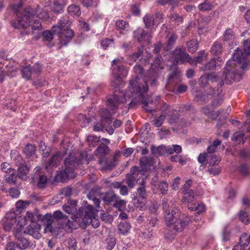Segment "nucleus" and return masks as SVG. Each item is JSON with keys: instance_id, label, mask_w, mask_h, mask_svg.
I'll return each mask as SVG.
<instances>
[{"instance_id": "obj_1", "label": "nucleus", "mask_w": 250, "mask_h": 250, "mask_svg": "<svg viewBox=\"0 0 250 250\" xmlns=\"http://www.w3.org/2000/svg\"><path fill=\"white\" fill-rule=\"evenodd\" d=\"M243 47V49L238 48L231 58L227 62L226 66L221 77L219 79H218L217 86L219 87L217 90L211 89L207 93L208 95H216L217 91L218 95L219 91H222L220 90V88L224 84V81L227 84H230L233 82L239 81L241 79L242 74L238 71V69L241 68L244 70L247 67L249 63L248 57H250V40L244 41Z\"/></svg>"}, {"instance_id": "obj_2", "label": "nucleus", "mask_w": 250, "mask_h": 250, "mask_svg": "<svg viewBox=\"0 0 250 250\" xmlns=\"http://www.w3.org/2000/svg\"><path fill=\"white\" fill-rule=\"evenodd\" d=\"M134 71L138 76L129 81V88L132 97H141L148 91V86L155 87L158 84L159 73L153 67L149 69L145 76V70L140 65L134 67Z\"/></svg>"}, {"instance_id": "obj_3", "label": "nucleus", "mask_w": 250, "mask_h": 250, "mask_svg": "<svg viewBox=\"0 0 250 250\" xmlns=\"http://www.w3.org/2000/svg\"><path fill=\"white\" fill-rule=\"evenodd\" d=\"M162 209L164 212V220L168 229L170 230V236L176 232L182 231L191 222L188 216L181 217V212L178 207L171 208L168 199L164 198L162 201Z\"/></svg>"}, {"instance_id": "obj_4", "label": "nucleus", "mask_w": 250, "mask_h": 250, "mask_svg": "<svg viewBox=\"0 0 250 250\" xmlns=\"http://www.w3.org/2000/svg\"><path fill=\"white\" fill-rule=\"evenodd\" d=\"M71 23L67 17H63L60 20L58 25L52 27L51 31L45 30L43 32L42 41L50 42L53 40L54 34H57L59 37L60 44L66 45L74 36L73 31L70 29Z\"/></svg>"}, {"instance_id": "obj_5", "label": "nucleus", "mask_w": 250, "mask_h": 250, "mask_svg": "<svg viewBox=\"0 0 250 250\" xmlns=\"http://www.w3.org/2000/svg\"><path fill=\"white\" fill-rule=\"evenodd\" d=\"M13 9L16 12V17L11 21V24L13 27L20 29L31 26L32 29L34 30H39L42 29V24L39 20L35 19L31 20L36 15L33 9L28 8L22 10L21 9L20 5H14Z\"/></svg>"}, {"instance_id": "obj_6", "label": "nucleus", "mask_w": 250, "mask_h": 250, "mask_svg": "<svg viewBox=\"0 0 250 250\" xmlns=\"http://www.w3.org/2000/svg\"><path fill=\"white\" fill-rule=\"evenodd\" d=\"M124 94L122 95L118 96L114 95L108 98L107 100V106L108 108L102 109L100 111L101 120L99 122L95 123L93 130L95 131H103L106 125H110L112 122V115L115 113L116 109L119 105L123 102L125 99Z\"/></svg>"}, {"instance_id": "obj_7", "label": "nucleus", "mask_w": 250, "mask_h": 250, "mask_svg": "<svg viewBox=\"0 0 250 250\" xmlns=\"http://www.w3.org/2000/svg\"><path fill=\"white\" fill-rule=\"evenodd\" d=\"M182 74L177 67L171 68L167 78L166 88L168 91L174 92L176 86L181 82Z\"/></svg>"}, {"instance_id": "obj_8", "label": "nucleus", "mask_w": 250, "mask_h": 250, "mask_svg": "<svg viewBox=\"0 0 250 250\" xmlns=\"http://www.w3.org/2000/svg\"><path fill=\"white\" fill-rule=\"evenodd\" d=\"M83 221L88 223V219H91L94 216V208L91 205L83 206L79 208L76 214L73 215L72 219L77 221V219L83 217Z\"/></svg>"}, {"instance_id": "obj_9", "label": "nucleus", "mask_w": 250, "mask_h": 250, "mask_svg": "<svg viewBox=\"0 0 250 250\" xmlns=\"http://www.w3.org/2000/svg\"><path fill=\"white\" fill-rule=\"evenodd\" d=\"M35 175L32 178V182L36 184L37 188L39 189L44 188L48 182V178L44 174L41 173V168L37 167L34 169Z\"/></svg>"}, {"instance_id": "obj_10", "label": "nucleus", "mask_w": 250, "mask_h": 250, "mask_svg": "<svg viewBox=\"0 0 250 250\" xmlns=\"http://www.w3.org/2000/svg\"><path fill=\"white\" fill-rule=\"evenodd\" d=\"M173 56L174 60L177 63L181 64L186 62L193 63L190 56L181 48H176L173 51Z\"/></svg>"}, {"instance_id": "obj_11", "label": "nucleus", "mask_w": 250, "mask_h": 250, "mask_svg": "<svg viewBox=\"0 0 250 250\" xmlns=\"http://www.w3.org/2000/svg\"><path fill=\"white\" fill-rule=\"evenodd\" d=\"M218 81V78L214 74H205L199 79V84L201 87H206L209 82L214 83Z\"/></svg>"}, {"instance_id": "obj_12", "label": "nucleus", "mask_w": 250, "mask_h": 250, "mask_svg": "<svg viewBox=\"0 0 250 250\" xmlns=\"http://www.w3.org/2000/svg\"><path fill=\"white\" fill-rule=\"evenodd\" d=\"M141 180V182L139 183V187L137 189L136 196L134 195L132 198L133 200H136L138 196L142 199H146L148 195L146 189V182L143 178Z\"/></svg>"}, {"instance_id": "obj_13", "label": "nucleus", "mask_w": 250, "mask_h": 250, "mask_svg": "<svg viewBox=\"0 0 250 250\" xmlns=\"http://www.w3.org/2000/svg\"><path fill=\"white\" fill-rule=\"evenodd\" d=\"M40 226L37 224H32L27 226L24 230V233L32 235L34 238L38 239L42 236L40 232Z\"/></svg>"}, {"instance_id": "obj_14", "label": "nucleus", "mask_w": 250, "mask_h": 250, "mask_svg": "<svg viewBox=\"0 0 250 250\" xmlns=\"http://www.w3.org/2000/svg\"><path fill=\"white\" fill-rule=\"evenodd\" d=\"M62 158V155L60 152H56L45 164V168L50 169L56 167Z\"/></svg>"}, {"instance_id": "obj_15", "label": "nucleus", "mask_w": 250, "mask_h": 250, "mask_svg": "<svg viewBox=\"0 0 250 250\" xmlns=\"http://www.w3.org/2000/svg\"><path fill=\"white\" fill-rule=\"evenodd\" d=\"M78 163L77 161V158L74 156L70 155L69 157L66 158L64 161V168L69 171H72L74 172V168L78 165Z\"/></svg>"}, {"instance_id": "obj_16", "label": "nucleus", "mask_w": 250, "mask_h": 250, "mask_svg": "<svg viewBox=\"0 0 250 250\" xmlns=\"http://www.w3.org/2000/svg\"><path fill=\"white\" fill-rule=\"evenodd\" d=\"M239 239L240 250H250V235L243 233Z\"/></svg>"}, {"instance_id": "obj_17", "label": "nucleus", "mask_w": 250, "mask_h": 250, "mask_svg": "<svg viewBox=\"0 0 250 250\" xmlns=\"http://www.w3.org/2000/svg\"><path fill=\"white\" fill-rule=\"evenodd\" d=\"M183 193V197L182 201L184 203L186 202L191 204L197 200V195L193 189Z\"/></svg>"}, {"instance_id": "obj_18", "label": "nucleus", "mask_w": 250, "mask_h": 250, "mask_svg": "<svg viewBox=\"0 0 250 250\" xmlns=\"http://www.w3.org/2000/svg\"><path fill=\"white\" fill-rule=\"evenodd\" d=\"M117 227L119 232L124 235L128 233L131 229L130 223L125 221L121 222Z\"/></svg>"}, {"instance_id": "obj_19", "label": "nucleus", "mask_w": 250, "mask_h": 250, "mask_svg": "<svg viewBox=\"0 0 250 250\" xmlns=\"http://www.w3.org/2000/svg\"><path fill=\"white\" fill-rule=\"evenodd\" d=\"M113 74L115 75L116 80L120 82L121 77H125L126 75V70L122 65H118L113 69Z\"/></svg>"}, {"instance_id": "obj_20", "label": "nucleus", "mask_w": 250, "mask_h": 250, "mask_svg": "<svg viewBox=\"0 0 250 250\" xmlns=\"http://www.w3.org/2000/svg\"><path fill=\"white\" fill-rule=\"evenodd\" d=\"M30 167L26 165L21 166L18 168V177L21 180H26L28 177Z\"/></svg>"}, {"instance_id": "obj_21", "label": "nucleus", "mask_w": 250, "mask_h": 250, "mask_svg": "<svg viewBox=\"0 0 250 250\" xmlns=\"http://www.w3.org/2000/svg\"><path fill=\"white\" fill-rule=\"evenodd\" d=\"M75 175L74 172L72 171H69L64 168V170L60 172V181L62 182H65L69 179H73L75 178Z\"/></svg>"}, {"instance_id": "obj_22", "label": "nucleus", "mask_w": 250, "mask_h": 250, "mask_svg": "<svg viewBox=\"0 0 250 250\" xmlns=\"http://www.w3.org/2000/svg\"><path fill=\"white\" fill-rule=\"evenodd\" d=\"M117 198H119V197L112 190L106 192L102 198L104 202L107 204L115 201V200H117Z\"/></svg>"}, {"instance_id": "obj_23", "label": "nucleus", "mask_w": 250, "mask_h": 250, "mask_svg": "<svg viewBox=\"0 0 250 250\" xmlns=\"http://www.w3.org/2000/svg\"><path fill=\"white\" fill-rule=\"evenodd\" d=\"M223 50L222 43L218 42H215L211 46L210 52L214 55H218L223 52Z\"/></svg>"}, {"instance_id": "obj_24", "label": "nucleus", "mask_w": 250, "mask_h": 250, "mask_svg": "<svg viewBox=\"0 0 250 250\" xmlns=\"http://www.w3.org/2000/svg\"><path fill=\"white\" fill-rule=\"evenodd\" d=\"M188 208L190 210L197 211V213H201L205 210V207L203 204H199L194 202L188 205Z\"/></svg>"}, {"instance_id": "obj_25", "label": "nucleus", "mask_w": 250, "mask_h": 250, "mask_svg": "<svg viewBox=\"0 0 250 250\" xmlns=\"http://www.w3.org/2000/svg\"><path fill=\"white\" fill-rule=\"evenodd\" d=\"M144 46H141L138 48L137 52H134L129 56V59L134 62L141 60L143 58Z\"/></svg>"}, {"instance_id": "obj_26", "label": "nucleus", "mask_w": 250, "mask_h": 250, "mask_svg": "<svg viewBox=\"0 0 250 250\" xmlns=\"http://www.w3.org/2000/svg\"><path fill=\"white\" fill-rule=\"evenodd\" d=\"M91 160H92V157L88 158L87 153L85 151L81 152L79 154V157L77 158L78 164H88Z\"/></svg>"}, {"instance_id": "obj_27", "label": "nucleus", "mask_w": 250, "mask_h": 250, "mask_svg": "<svg viewBox=\"0 0 250 250\" xmlns=\"http://www.w3.org/2000/svg\"><path fill=\"white\" fill-rule=\"evenodd\" d=\"M108 150V147L105 145L103 143L100 144V146L96 149V152L100 155V159L99 160V163H101L102 160L101 157L105 155Z\"/></svg>"}, {"instance_id": "obj_28", "label": "nucleus", "mask_w": 250, "mask_h": 250, "mask_svg": "<svg viewBox=\"0 0 250 250\" xmlns=\"http://www.w3.org/2000/svg\"><path fill=\"white\" fill-rule=\"evenodd\" d=\"M143 108L147 112H152L155 111V105L153 101H146L144 100L142 102Z\"/></svg>"}, {"instance_id": "obj_29", "label": "nucleus", "mask_w": 250, "mask_h": 250, "mask_svg": "<svg viewBox=\"0 0 250 250\" xmlns=\"http://www.w3.org/2000/svg\"><path fill=\"white\" fill-rule=\"evenodd\" d=\"M88 145L90 147H94L100 142V138L95 135H89L86 139Z\"/></svg>"}, {"instance_id": "obj_30", "label": "nucleus", "mask_w": 250, "mask_h": 250, "mask_svg": "<svg viewBox=\"0 0 250 250\" xmlns=\"http://www.w3.org/2000/svg\"><path fill=\"white\" fill-rule=\"evenodd\" d=\"M67 11L70 15L76 17L80 16L81 14L79 6L75 4L69 5L67 8Z\"/></svg>"}, {"instance_id": "obj_31", "label": "nucleus", "mask_w": 250, "mask_h": 250, "mask_svg": "<svg viewBox=\"0 0 250 250\" xmlns=\"http://www.w3.org/2000/svg\"><path fill=\"white\" fill-rule=\"evenodd\" d=\"M188 51L190 53H194L199 46L198 42L196 40H192L187 43Z\"/></svg>"}, {"instance_id": "obj_32", "label": "nucleus", "mask_w": 250, "mask_h": 250, "mask_svg": "<svg viewBox=\"0 0 250 250\" xmlns=\"http://www.w3.org/2000/svg\"><path fill=\"white\" fill-rule=\"evenodd\" d=\"M151 150L154 154L164 155L167 152V148L165 146L162 145L158 147L152 146L151 148Z\"/></svg>"}, {"instance_id": "obj_33", "label": "nucleus", "mask_w": 250, "mask_h": 250, "mask_svg": "<svg viewBox=\"0 0 250 250\" xmlns=\"http://www.w3.org/2000/svg\"><path fill=\"white\" fill-rule=\"evenodd\" d=\"M207 54L205 53L204 50L200 51L199 53V55L197 57L195 58H192V61H193V63H189L190 64L195 65L197 63H202L203 61L206 59L207 58Z\"/></svg>"}, {"instance_id": "obj_34", "label": "nucleus", "mask_w": 250, "mask_h": 250, "mask_svg": "<svg viewBox=\"0 0 250 250\" xmlns=\"http://www.w3.org/2000/svg\"><path fill=\"white\" fill-rule=\"evenodd\" d=\"M143 21L147 28H151L154 25V18L152 15H146L143 18Z\"/></svg>"}, {"instance_id": "obj_35", "label": "nucleus", "mask_w": 250, "mask_h": 250, "mask_svg": "<svg viewBox=\"0 0 250 250\" xmlns=\"http://www.w3.org/2000/svg\"><path fill=\"white\" fill-rule=\"evenodd\" d=\"M21 74L22 77L25 79L26 80H30L32 75L33 74L32 72L31 66L30 65L23 67L21 70Z\"/></svg>"}, {"instance_id": "obj_36", "label": "nucleus", "mask_w": 250, "mask_h": 250, "mask_svg": "<svg viewBox=\"0 0 250 250\" xmlns=\"http://www.w3.org/2000/svg\"><path fill=\"white\" fill-rule=\"evenodd\" d=\"M239 220L246 225L250 223V219L248 218V212L245 210H240L238 213Z\"/></svg>"}, {"instance_id": "obj_37", "label": "nucleus", "mask_w": 250, "mask_h": 250, "mask_svg": "<svg viewBox=\"0 0 250 250\" xmlns=\"http://www.w3.org/2000/svg\"><path fill=\"white\" fill-rule=\"evenodd\" d=\"M162 61V57L158 54L154 59V63L152 64V67H154V69L157 71L158 73V71L159 69H163L164 68L163 67L161 66V63Z\"/></svg>"}, {"instance_id": "obj_38", "label": "nucleus", "mask_w": 250, "mask_h": 250, "mask_svg": "<svg viewBox=\"0 0 250 250\" xmlns=\"http://www.w3.org/2000/svg\"><path fill=\"white\" fill-rule=\"evenodd\" d=\"M157 186L163 195H166L168 191V184L165 181H160L157 182Z\"/></svg>"}, {"instance_id": "obj_39", "label": "nucleus", "mask_w": 250, "mask_h": 250, "mask_svg": "<svg viewBox=\"0 0 250 250\" xmlns=\"http://www.w3.org/2000/svg\"><path fill=\"white\" fill-rule=\"evenodd\" d=\"M137 178V176L127 174L126 175L125 183L130 188H133L135 186Z\"/></svg>"}, {"instance_id": "obj_40", "label": "nucleus", "mask_w": 250, "mask_h": 250, "mask_svg": "<svg viewBox=\"0 0 250 250\" xmlns=\"http://www.w3.org/2000/svg\"><path fill=\"white\" fill-rule=\"evenodd\" d=\"M77 242L73 238H69L65 240V245L69 250H76L77 249Z\"/></svg>"}, {"instance_id": "obj_41", "label": "nucleus", "mask_w": 250, "mask_h": 250, "mask_svg": "<svg viewBox=\"0 0 250 250\" xmlns=\"http://www.w3.org/2000/svg\"><path fill=\"white\" fill-rule=\"evenodd\" d=\"M156 2L162 6H165L167 4H168L174 7L178 5L179 1L177 0H158Z\"/></svg>"}, {"instance_id": "obj_42", "label": "nucleus", "mask_w": 250, "mask_h": 250, "mask_svg": "<svg viewBox=\"0 0 250 250\" xmlns=\"http://www.w3.org/2000/svg\"><path fill=\"white\" fill-rule=\"evenodd\" d=\"M119 198H117L113 206L117 208L120 211H123L126 208V201L124 200H119Z\"/></svg>"}, {"instance_id": "obj_43", "label": "nucleus", "mask_w": 250, "mask_h": 250, "mask_svg": "<svg viewBox=\"0 0 250 250\" xmlns=\"http://www.w3.org/2000/svg\"><path fill=\"white\" fill-rule=\"evenodd\" d=\"M16 244V247L21 250H25L29 245L30 242L26 238L23 237Z\"/></svg>"}, {"instance_id": "obj_44", "label": "nucleus", "mask_w": 250, "mask_h": 250, "mask_svg": "<svg viewBox=\"0 0 250 250\" xmlns=\"http://www.w3.org/2000/svg\"><path fill=\"white\" fill-rule=\"evenodd\" d=\"M35 152V146L29 144L26 145L24 149V153L27 156H31L34 155Z\"/></svg>"}, {"instance_id": "obj_45", "label": "nucleus", "mask_w": 250, "mask_h": 250, "mask_svg": "<svg viewBox=\"0 0 250 250\" xmlns=\"http://www.w3.org/2000/svg\"><path fill=\"white\" fill-rule=\"evenodd\" d=\"M152 159H153L151 157L146 156L142 157L140 159V163L143 168H146L147 167L150 166Z\"/></svg>"}, {"instance_id": "obj_46", "label": "nucleus", "mask_w": 250, "mask_h": 250, "mask_svg": "<svg viewBox=\"0 0 250 250\" xmlns=\"http://www.w3.org/2000/svg\"><path fill=\"white\" fill-rule=\"evenodd\" d=\"M221 161V158L219 156L216 155H212L209 158L208 164L210 167L214 166H217L219 164Z\"/></svg>"}, {"instance_id": "obj_47", "label": "nucleus", "mask_w": 250, "mask_h": 250, "mask_svg": "<svg viewBox=\"0 0 250 250\" xmlns=\"http://www.w3.org/2000/svg\"><path fill=\"white\" fill-rule=\"evenodd\" d=\"M234 34L232 30L230 28L227 29L223 35V40L226 42L232 40L234 39Z\"/></svg>"}, {"instance_id": "obj_48", "label": "nucleus", "mask_w": 250, "mask_h": 250, "mask_svg": "<svg viewBox=\"0 0 250 250\" xmlns=\"http://www.w3.org/2000/svg\"><path fill=\"white\" fill-rule=\"evenodd\" d=\"M145 33V30L138 29L133 32V38L137 40L138 42L140 43L143 42V34Z\"/></svg>"}, {"instance_id": "obj_49", "label": "nucleus", "mask_w": 250, "mask_h": 250, "mask_svg": "<svg viewBox=\"0 0 250 250\" xmlns=\"http://www.w3.org/2000/svg\"><path fill=\"white\" fill-rule=\"evenodd\" d=\"M198 8L202 11H209L212 9V5L209 2L205 1L204 2L200 4Z\"/></svg>"}, {"instance_id": "obj_50", "label": "nucleus", "mask_w": 250, "mask_h": 250, "mask_svg": "<svg viewBox=\"0 0 250 250\" xmlns=\"http://www.w3.org/2000/svg\"><path fill=\"white\" fill-rule=\"evenodd\" d=\"M17 175L14 173H11L9 175L5 176V181L8 184H13L14 185L17 184Z\"/></svg>"}, {"instance_id": "obj_51", "label": "nucleus", "mask_w": 250, "mask_h": 250, "mask_svg": "<svg viewBox=\"0 0 250 250\" xmlns=\"http://www.w3.org/2000/svg\"><path fill=\"white\" fill-rule=\"evenodd\" d=\"M17 68L14 65L13 62H9L7 64L4 69V72L6 75L10 76L11 74L16 71Z\"/></svg>"}, {"instance_id": "obj_52", "label": "nucleus", "mask_w": 250, "mask_h": 250, "mask_svg": "<svg viewBox=\"0 0 250 250\" xmlns=\"http://www.w3.org/2000/svg\"><path fill=\"white\" fill-rule=\"evenodd\" d=\"M177 38V36L175 34H172L170 36V37L168 40L167 42V46L166 47V49L167 50L170 49L173 46Z\"/></svg>"}, {"instance_id": "obj_53", "label": "nucleus", "mask_w": 250, "mask_h": 250, "mask_svg": "<svg viewBox=\"0 0 250 250\" xmlns=\"http://www.w3.org/2000/svg\"><path fill=\"white\" fill-rule=\"evenodd\" d=\"M216 63L215 58H212L205 65V70H212L215 69Z\"/></svg>"}, {"instance_id": "obj_54", "label": "nucleus", "mask_w": 250, "mask_h": 250, "mask_svg": "<svg viewBox=\"0 0 250 250\" xmlns=\"http://www.w3.org/2000/svg\"><path fill=\"white\" fill-rule=\"evenodd\" d=\"M193 106L189 103L181 104L178 110L179 112H183L189 111L190 110H193Z\"/></svg>"}, {"instance_id": "obj_55", "label": "nucleus", "mask_w": 250, "mask_h": 250, "mask_svg": "<svg viewBox=\"0 0 250 250\" xmlns=\"http://www.w3.org/2000/svg\"><path fill=\"white\" fill-rule=\"evenodd\" d=\"M63 210L68 214H74L73 215L77 213V208L75 207H71L68 205H63L62 206Z\"/></svg>"}, {"instance_id": "obj_56", "label": "nucleus", "mask_w": 250, "mask_h": 250, "mask_svg": "<svg viewBox=\"0 0 250 250\" xmlns=\"http://www.w3.org/2000/svg\"><path fill=\"white\" fill-rule=\"evenodd\" d=\"M78 119L81 124V126H85L86 125H87L90 122V119L87 118L83 114H79L78 116Z\"/></svg>"}, {"instance_id": "obj_57", "label": "nucleus", "mask_w": 250, "mask_h": 250, "mask_svg": "<svg viewBox=\"0 0 250 250\" xmlns=\"http://www.w3.org/2000/svg\"><path fill=\"white\" fill-rule=\"evenodd\" d=\"M14 161L15 165L18 166V167H21V166L26 165L25 160L23 159L22 157L20 155H17L14 159Z\"/></svg>"}, {"instance_id": "obj_58", "label": "nucleus", "mask_w": 250, "mask_h": 250, "mask_svg": "<svg viewBox=\"0 0 250 250\" xmlns=\"http://www.w3.org/2000/svg\"><path fill=\"white\" fill-rule=\"evenodd\" d=\"M36 14H37V18L44 20H47L49 19V16L47 12L45 10H42L40 13H38L39 11H37V12H35Z\"/></svg>"}, {"instance_id": "obj_59", "label": "nucleus", "mask_w": 250, "mask_h": 250, "mask_svg": "<svg viewBox=\"0 0 250 250\" xmlns=\"http://www.w3.org/2000/svg\"><path fill=\"white\" fill-rule=\"evenodd\" d=\"M101 219L106 223H111L113 220V218L111 215L107 213H104L101 215Z\"/></svg>"}, {"instance_id": "obj_60", "label": "nucleus", "mask_w": 250, "mask_h": 250, "mask_svg": "<svg viewBox=\"0 0 250 250\" xmlns=\"http://www.w3.org/2000/svg\"><path fill=\"white\" fill-rule=\"evenodd\" d=\"M32 72L34 75H39L42 71V67L40 64L35 63L32 67Z\"/></svg>"}, {"instance_id": "obj_61", "label": "nucleus", "mask_w": 250, "mask_h": 250, "mask_svg": "<svg viewBox=\"0 0 250 250\" xmlns=\"http://www.w3.org/2000/svg\"><path fill=\"white\" fill-rule=\"evenodd\" d=\"M166 119V116L164 115H161L158 117L156 119L153 121L154 125L156 127H160L163 124L164 121Z\"/></svg>"}, {"instance_id": "obj_62", "label": "nucleus", "mask_w": 250, "mask_h": 250, "mask_svg": "<svg viewBox=\"0 0 250 250\" xmlns=\"http://www.w3.org/2000/svg\"><path fill=\"white\" fill-rule=\"evenodd\" d=\"M107 249L111 250L116 244V240L114 237L108 238L106 240Z\"/></svg>"}, {"instance_id": "obj_63", "label": "nucleus", "mask_w": 250, "mask_h": 250, "mask_svg": "<svg viewBox=\"0 0 250 250\" xmlns=\"http://www.w3.org/2000/svg\"><path fill=\"white\" fill-rule=\"evenodd\" d=\"M232 140L236 141H238L239 143L245 142L244 140V134L235 133L232 136Z\"/></svg>"}, {"instance_id": "obj_64", "label": "nucleus", "mask_w": 250, "mask_h": 250, "mask_svg": "<svg viewBox=\"0 0 250 250\" xmlns=\"http://www.w3.org/2000/svg\"><path fill=\"white\" fill-rule=\"evenodd\" d=\"M9 193L12 198H17L19 197L21 192L18 188H13L9 189Z\"/></svg>"}]
</instances>
